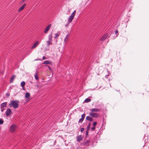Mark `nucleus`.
Segmentation results:
<instances>
[{
	"label": "nucleus",
	"mask_w": 149,
	"mask_h": 149,
	"mask_svg": "<svg viewBox=\"0 0 149 149\" xmlns=\"http://www.w3.org/2000/svg\"><path fill=\"white\" fill-rule=\"evenodd\" d=\"M38 41L36 42L33 45L32 47V49H34L36 47V46L38 45Z\"/></svg>",
	"instance_id": "11"
},
{
	"label": "nucleus",
	"mask_w": 149,
	"mask_h": 149,
	"mask_svg": "<svg viewBox=\"0 0 149 149\" xmlns=\"http://www.w3.org/2000/svg\"><path fill=\"white\" fill-rule=\"evenodd\" d=\"M55 36L54 37V38H57L58 37L59 35L58 34V33H56L55 34Z\"/></svg>",
	"instance_id": "25"
},
{
	"label": "nucleus",
	"mask_w": 149,
	"mask_h": 149,
	"mask_svg": "<svg viewBox=\"0 0 149 149\" xmlns=\"http://www.w3.org/2000/svg\"><path fill=\"white\" fill-rule=\"evenodd\" d=\"M84 120V119H83L82 118H81L79 120V123L82 122Z\"/></svg>",
	"instance_id": "27"
},
{
	"label": "nucleus",
	"mask_w": 149,
	"mask_h": 149,
	"mask_svg": "<svg viewBox=\"0 0 149 149\" xmlns=\"http://www.w3.org/2000/svg\"><path fill=\"white\" fill-rule=\"evenodd\" d=\"M46 58L45 57V56H43V57H42V59L43 60H45V59Z\"/></svg>",
	"instance_id": "38"
},
{
	"label": "nucleus",
	"mask_w": 149,
	"mask_h": 149,
	"mask_svg": "<svg viewBox=\"0 0 149 149\" xmlns=\"http://www.w3.org/2000/svg\"><path fill=\"white\" fill-rule=\"evenodd\" d=\"M91 129L92 130H94L95 129V127L94 126H93V127H92L91 128Z\"/></svg>",
	"instance_id": "35"
},
{
	"label": "nucleus",
	"mask_w": 149,
	"mask_h": 149,
	"mask_svg": "<svg viewBox=\"0 0 149 149\" xmlns=\"http://www.w3.org/2000/svg\"><path fill=\"white\" fill-rule=\"evenodd\" d=\"M10 96V94L9 93H7L6 94V96L7 97H8L9 96Z\"/></svg>",
	"instance_id": "31"
},
{
	"label": "nucleus",
	"mask_w": 149,
	"mask_h": 149,
	"mask_svg": "<svg viewBox=\"0 0 149 149\" xmlns=\"http://www.w3.org/2000/svg\"><path fill=\"white\" fill-rule=\"evenodd\" d=\"M109 76V75H106L105 76V77L106 78H108V76Z\"/></svg>",
	"instance_id": "39"
},
{
	"label": "nucleus",
	"mask_w": 149,
	"mask_h": 149,
	"mask_svg": "<svg viewBox=\"0 0 149 149\" xmlns=\"http://www.w3.org/2000/svg\"><path fill=\"white\" fill-rule=\"evenodd\" d=\"M15 77V75H13L12 77H11V79L10 80V82L12 83L13 82V80L14 79Z\"/></svg>",
	"instance_id": "18"
},
{
	"label": "nucleus",
	"mask_w": 149,
	"mask_h": 149,
	"mask_svg": "<svg viewBox=\"0 0 149 149\" xmlns=\"http://www.w3.org/2000/svg\"><path fill=\"white\" fill-rule=\"evenodd\" d=\"M69 33H68L66 36L65 38V39L64 40V41L65 42H66V41L68 40V37L69 36Z\"/></svg>",
	"instance_id": "22"
},
{
	"label": "nucleus",
	"mask_w": 149,
	"mask_h": 149,
	"mask_svg": "<svg viewBox=\"0 0 149 149\" xmlns=\"http://www.w3.org/2000/svg\"><path fill=\"white\" fill-rule=\"evenodd\" d=\"M85 116V114L84 113V114H82L81 115V118H82L83 119H84Z\"/></svg>",
	"instance_id": "29"
},
{
	"label": "nucleus",
	"mask_w": 149,
	"mask_h": 149,
	"mask_svg": "<svg viewBox=\"0 0 149 149\" xmlns=\"http://www.w3.org/2000/svg\"><path fill=\"white\" fill-rule=\"evenodd\" d=\"M52 41L48 40L47 42V46H49L50 45H52V42H51Z\"/></svg>",
	"instance_id": "19"
},
{
	"label": "nucleus",
	"mask_w": 149,
	"mask_h": 149,
	"mask_svg": "<svg viewBox=\"0 0 149 149\" xmlns=\"http://www.w3.org/2000/svg\"><path fill=\"white\" fill-rule=\"evenodd\" d=\"M84 130V128H81L80 129V131L81 132H82Z\"/></svg>",
	"instance_id": "32"
},
{
	"label": "nucleus",
	"mask_w": 149,
	"mask_h": 149,
	"mask_svg": "<svg viewBox=\"0 0 149 149\" xmlns=\"http://www.w3.org/2000/svg\"><path fill=\"white\" fill-rule=\"evenodd\" d=\"M74 17L72 16H70L69 17V18L68 20V21L69 22V23H70L72 22V20L73 19Z\"/></svg>",
	"instance_id": "13"
},
{
	"label": "nucleus",
	"mask_w": 149,
	"mask_h": 149,
	"mask_svg": "<svg viewBox=\"0 0 149 149\" xmlns=\"http://www.w3.org/2000/svg\"><path fill=\"white\" fill-rule=\"evenodd\" d=\"M82 139V137L81 135H79L77 139V141H80Z\"/></svg>",
	"instance_id": "15"
},
{
	"label": "nucleus",
	"mask_w": 149,
	"mask_h": 149,
	"mask_svg": "<svg viewBox=\"0 0 149 149\" xmlns=\"http://www.w3.org/2000/svg\"><path fill=\"white\" fill-rule=\"evenodd\" d=\"M118 30H117L116 31H115V33L116 34H117L118 33Z\"/></svg>",
	"instance_id": "40"
},
{
	"label": "nucleus",
	"mask_w": 149,
	"mask_h": 149,
	"mask_svg": "<svg viewBox=\"0 0 149 149\" xmlns=\"http://www.w3.org/2000/svg\"><path fill=\"white\" fill-rule=\"evenodd\" d=\"M70 23H69V22H68V21L67 24L65 25V27L68 26Z\"/></svg>",
	"instance_id": "33"
},
{
	"label": "nucleus",
	"mask_w": 149,
	"mask_h": 149,
	"mask_svg": "<svg viewBox=\"0 0 149 149\" xmlns=\"http://www.w3.org/2000/svg\"><path fill=\"white\" fill-rule=\"evenodd\" d=\"M7 102H3L0 105V108H3L4 107H6L7 105Z\"/></svg>",
	"instance_id": "8"
},
{
	"label": "nucleus",
	"mask_w": 149,
	"mask_h": 149,
	"mask_svg": "<svg viewBox=\"0 0 149 149\" xmlns=\"http://www.w3.org/2000/svg\"><path fill=\"white\" fill-rule=\"evenodd\" d=\"M89 116L92 117L97 118L99 116V114L97 113L91 112L89 113Z\"/></svg>",
	"instance_id": "3"
},
{
	"label": "nucleus",
	"mask_w": 149,
	"mask_h": 149,
	"mask_svg": "<svg viewBox=\"0 0 149 149\" xmlns=\"http://www.w3.org/2000/svg\"><path fill=\"white\" fill-rule=\"evenodd\" d=\"M25 84V83L24 81H23L22 82L21 85L22 87H23Z\"/></svg>",
	"instance_id": "21"
},
{
	"label": "nucleus",
	"mask_w": 149,
	"mask_h": 149,
	"mask_svg": "<svg viewBox=\"0 0 149 149\" xmlns=\"http://www.w3.org/2000/svg\"><path fill=\"white\" fill-rule=\"evenodd\" d=\"M26 0H22L23 2H24Z\"/></svg>",
	"instance_id": "41"
},
{
	"label": "nucleus",
	"mask_w": 149,
	"mask_h": 149,
	"mask_svg": "<svg viewBox=\"0 0 149 149\" xmlns=\"http://www.w3.org/2000/svg\"><path fill=\"white\" fill-rule=\"evenodd\" d=\"M51 63L52 62L51 61H45L43 63V64H51Z\"/></svg>",
	"instance_id": "12"
},
{
	"label": "nucleus",
	"mask_w": 149,
	"mask_h": 149,
	"mask_svg": "<svg viewBox=\"0 0 149 149\" xmlns=\"http://www.w3.org/2000/svg\"><path fill=\"white\" fill-rule=\"evenodd\" d=\"M49 69L50 70V69L49 68Z\"/></svg>",
	"instance_id": "42"
},
{
	"label": "nucleus",
	"mask_w": 149,
	"mask_h": 149,
	"mask_svg": "<svg viewBox=\"0 0 149 149\" xmlns=\"http://www.w3.org/2000/svg\"><path fill=\"white\" fill-rule=\"evenodd\" d=\"M86 119L90 121H93V118L91 116H87L86 117Z\"/></svg>",
	"instance_id": "9"
},
{
	"label": "nucleus",
	"mask_w": 149,
	"mask_h": 149,
	"mask_svg": "<svg viewBox=\"0 0 149 149\" xmlns=\"http://www.w3.org/2000/svg\"><path fill=\"white\" fill-rule=\"evenodd\" d=\"M51 26V24H50L49 25H48V26H47V27L45 29V31H44V33H46L50 29V28Z\"/></svg>",
	"instance_id": "5"
},
{
	"label": "nucleus",
	"mask_w": 149,
	"mask_h": 149,
	"mask_svg": "<svg viewBox=\"0 0 149 149\" xmlns=\"http://www.w3.org/2000/svg\"><path fill=\"white\" fill-rule=\"evenodd\" d=\"M100 109L97 108H93L91 110V111L93 112L100 111Z\"/></svg>",
	"instance_id": "7"
},
{
	"label": "nucleus",
	"mask_w": 149,
	"mask_h": 149,
	"mask_svg": "<svg viewBox=\"0 0 149 149\" xmlns=\"http://www.w3.org/2000/svg\"><path fill=\"white\" fill-rule=\"evenodd\" d=\"M35 78L36 80H38V76L37 75V73H36L35 75Z\"/></svg>",
	"instance_id": "24"
},
{
	"label": "nucleus",
	"mask_w": 149,
	"mask_h": 149,
	"mask_svg": "<svg viewBox=\"0 0 149 149\" xmlns=\"http://www.w3.org/2000/svg\"><path fill=\"white\" fill-rule=\"evenodd\" d=\"M108 36V35L107 33H105L101 38L100 40L102 41H103L104 40L107 38Z\"/></svg>",
	"instance_id": "6"
},
{
	"label": "nucleus",
	"mask_w": 149,
	"mask_h": 149,
	"mask_svg": "<svg viewBox=\"0 0 149 149\" xmlns=\"http://www.w3.org/2000/svg\"><path fill=\"white\" fill-rule=\"evenodd\" d=\"M12 113V111L10 108L7 109L6 111V114L7 116L10 115Z\"/></svg>",
	"instance_id": "4"
},
{
	"label": "nucleus",
	"mask_w": 149,
	"mask_h": 149,
	"mask_svg": "<svg viewBox=\"0 0 149 149\" xmlns=\"http://www.w3.org/2000/svg\"><path fill=\"white\" fill-rule=\"evenodd\" d=\"M3 123V121L1 119H0V124H2Z\"/></svg>",
	"instance_id": "26"
},
{
	"label": "nucleus",
	"mask_w": 149,
	"mask_h": 149,
	"mask_svg": "<svg viewBox=\"0 0 149 149\" xmlns=\"http://www.w3.org/2000/svg\"><path fill=\"white\" fill-rule=\"evenodd\" d=\"M26 4H24L19 9L18 11H20L24 9L26 6Z\"/></svg>",
	"instance_id": "10"
},
{
	"label": "nucleus",
	"mask_w": 149,
	"mask_h": 149,
	"mask_svg": "<svg viewBox=\"0 0 149 149\" xmlns=\"http://www.w3.org/2000/svg\"><path fill=\"white\" fill-rule=\"evenodd\" d=\"M90 126H91V123H89L88 124V126L87 127V128H86L87 130H89L90 128Z\"/></svg>",
	"instance_id": "23"
},
{
	"label": "nucleus",
	"mask_w": 149,
	"mask_h": 149,
	"mask_svg": "<svg viewBox=\"0 0 149 149\" xmlns=\"http://www.w3.org/2000/svg\"><path fill=\"white\" fill-rule=\"evenodd\" d=\"M97 124V123L96 122H94L93 123V126L95 127Z\"/></svg>",
	"instance_id": "30"
},
{
	"label": "nucleus",
	"mask_w": 149,
	"mask_h": 149,
	"mask_svg": "<svg viewBox=\"0 0 149 149\" xmlns=\"http://www.w3.org/2000/svg\"><path fill=\"white\" fill-rule=\"evenodd\" d=\"M1 111L2 112H3L4 110H5V109H4L3 108H1Z\"/></svg>",
	"instance_id": "34"
},
{
	"label": "nucleus",
	"mask_w": 149,
	"mask_h": 149,
	"mask_svg": "<svg viewBox=\"0 0 149 149\" xmlns=\"http://www.w3.org/2000/svg\"><path fill=\"white\" fill-rule=\"evenodd\" d=\"M90 142V141L89 140H88L86 141L84 143V145L86 146H89V143Z\"/></svg>",
	"instance_id": "14"
},
{
	"label": "nucleus",
	"mask_w": 149,
	"mask_h": 149,
	"mask_svg": "<svg viewBox=\"0 0 149 149\" xmlns=\"http://www.w3.org/2000/svg\"><path fill=\"white\" fill-rule=\"evenodd\" d=\"M76 11L75 10L73 11V12L72 13H73L74 15H75V13H76Z\"/></svg>",
	"instance_id": "36"
},
{
	"label": "nucleus",
	"mask_w": 149,
	"mask_h": 149,
	"mask_svg": "<svg viewBox=\"0 0 149 149\" xmlns=\"http://www.w3.org/2000/svg\"><path fill=\"white\" fill-rule=\"evenodd\" d=\"M74 15H74L73 13H72L71 15H70V16H72V17H74Z\"/></svg>",
	"instance_id": "37"
},
{
	"label": "nucleus",
	"mask_w": 149,
	"mask_h": 149,
	"mask_svg": "<svg viewBox=\"0 0 149 149\" xmlns=\"http://www.w3.org/2000/svg\"><path fill=\"white\" fill-rule=\"evenodd\" d=\"M17 128L16 125L15 124H12L10 128V131L11 132H14Z\"/></svg>",
	"instance_id": "2"
},
{
	"label": "nucleus",
	"mask_w": 149,
	"mask_h": 149,
	"mask_svg": "<svg viewBox=\"0 0 149 149\" xmlns=\"http://www.w3.org/2000/svg\"><path fill=\"white\" fill-rule=\"evenodd\" d=\"M91 101V99L87 98L85 100L84 102H85L87 103L90 102Z\"/></svg>",
	"instance_id": "20"
},
{
	"label": "nucleus",
	"mask_w": 149,
	"mask_h": 149,
	"mask_svg": "<svg viewBox=\"0 0 149 149\" xmlns=\"http://www.w3.org/2000/svg\"><path fill=\"white\" fill-rule=\"evenodd\" d=\"M30 96V94L28 92H27L26 93L25 95V97L26 98H29Z\"/></svg>",
	"instance_id": "17"
},
{
	"label": "nucleus",
	"mask_w": 149,
	"mask_h": 149,
	"mask_svg": "<svg viewBox=\"0 0 149 149\" xmlns=\"http://www.w3.org/2000/svg\"><path fill=\"white\" fill-rule=\"evenodd\" d=\"M19 103V101L12 100L10 101L9 105L10 107H13L14 109H16L18 107Z\"/></svg>",
	"instance_id": "1"
},
{
	"label": "nucleus",
	"mask_w": 149,
	"mask_h": 149,
	"mask_svg": "<svg viewBox=\"0 0 149 149\" xmlns=\"http://www.w3.org/2000/svg\"><path fill=\"white\" fill-rule=\"evenodd\" d=\"M89 130H87L86 132V133H85V134L86 135V136H88V131Z\"/></svg>",
	"instance_id": "28"
},
{
	"label": "nucleus",
	"mask_w": 149,
	"mask_h": 149,
	"mask_svg": "<svg viewBox=\"0 0 149 149\" xmlns=\"http://www.w3.org/2000/svg\"><path fill=\"white\" fill-rule=\"evenodd\" d=\"M49 39L48 40L52 41V33L49 34L48 36Z\"/></svg>",
	"instance_id": "16"
}]
</instances>
